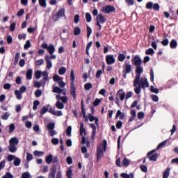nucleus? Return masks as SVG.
I'll use <instances>...</instances> for the list:
<instances>
[{
    "mask_svg": "<svg viewBox=\"0 0 178 178\" xmlns=\"http://www.w3.org/2000/svg\"><path fill=\"white\" fill-rule=\"evenodd\" d=\"M135 79L134 81V87L135 93L138 95L141 92V88L145 89L149 87V83H148V79L146 77H141L142 73H136Z\"/></svg>",
    "mask_w": 178,
    "mask_h": 178,
    "instance_id": "f257e3e1",
    "label": "nucleus"
},
{
    "mask_svg": "<svg viewBox=\"0 0 178 178\" xmlns=\"http://www.w3.org/2000/svg\"><path fill=\"white\" fill-rule=\"evenodd\" d=\"M131 63L133 65L136 66V67L135 73H143V72H144L143 67H141V65H143V60H141V58H140V56L138 55L135 56L131 59Z\"/></svg>",
    "mask_w": 178,
    "mask_h": 178,
    "instance_id": "f03ea898",
    "label": "nucleus"
},
{
    "mask_svg": "<svg viewBox=\"0 0 178 178\" xmlns=\"http://www.w3.org/2000/svg\"><path fill=\"white\" fill-rule=\"evenodd\" d=\"M108 145V142L106 140H103V144L99 145L97 147V162L104 156V152H106V147Z\"/></svg>",
    "mask_w": 178,
    "mask_h": 178,
    "instance_id": "7ed1b4c3",
    "label": "nucleus"
},
{
    "mask_svg": "<svg viewBox=\"0 0 178 178\" xmlns=\"http://www.w3.org/2000/svg\"><path fill=\"white\" fill-rule=\"evenodd\" d=\"M41 48L47 49V52H49L50 55H54V52H55V46L54 44H49L48 46V44L43 42L41 44Z\"/></svg>",
    "mask_w": 178,
    "mask_h": 178,
    "instance_id": "20e7f679",
    "label": "nucleus"
},
{
    "mask_svg": "<svg viewBox=\"0 0 178 178\" xmlns=\"http://www.w3.org/2000/svg\"><path fill=\"white\" fill-rule=\"evenodd\" d=\"M65 16V8H60L58 11L52 17V20L54 22H58L60 17H64Z\"/></svg>",
    "mask_w": 178,
    "mask_h": 178,
    "instance_id": "39448f33",
    "label": "nucleus"
},
{
    "mask_svg": "<svg viewBox=\"0 0 178 178\" xmlns=\"http://www.w3.org/2000/svg\"><path fill=\"white\" fill-rule=\"evenodd\" d=\"M122 68L124 69L122 73L125 74H130L131 73V64H130V61H124V65H122Z\"/></svg>",
    "mask_w": 178,
    "mask_h": 178,
    "instance_id": "423d86ee",
    "label": "nucleus"
},
{
    "mask_svg": "<svg viewBox=\"0 0 178 178\" xmlns=\"http://www.w3.org/2000/svg\"><path fill=\"white\" fill-rule=\"evenodd\" d=\"M156 152V149H153L147 153V156L149 161L156 162V159H158V153H155Z\"/></svg>",
    "mask_w": 178,
    "mask_h": 178,
    "instance_id": "0eeeda50",
    "label": "nucleus"
},
{
    "mask_svg": "<svg viewBox=\"0 0 178 178\" xmlns=\"http://www.w3.org/2000/svg\"><path fill=\"white\" fill-rule=\"evenodd\" d=\"M103 13H106L109 15V13H112L113 12H116V8L111 5L106 6L102 8Z\"/></svg>",
    "mask_w": 178,
    "mask_h": 178,
    "instance_id": "6e6552de",
    "label": "nucleus"
},
{
    "mask_svg": "<svg viewBox=\"0 0 178 178\" xmlns=\"http://www.w3.org/2000/svg\"><path fill=\"white\" fill-rule=\"evenodd\" d=\"M70 94L73 99H76L77 97V93L76 92V85L74 83H70Z\"/></svg>",
    "mask_w": 178,
    "mask_h": 178,
    "instance_id": "1a4fd4ad",
    "label": "nucleus"
},
{
    "mask_svg": "<svg viewBox=\"0 0 178 178\" xmlns=\"http://www.w3.org/2000/svg\"><path fill=\"white\" fill-rule=\"evenodd\" d=\"M106 62L107 65H113L115 62H116V59L113 56V55H106Z\"/></svg>",
    "mask_w": 178,
    "mask_h": 178,
    "instance_id": "9d476101",
    "label": "nucleus"
},
{
    "mask_svg": "<svg viewBox=\"0 0 178 178\" xmlns=\"http://www.w3.org/2000/svg\"><path fill=\"white\" fill-rule=\"evenodd\" d=\"M58 170V168H56V165H53L51 171L49 172L48 175L49 178H55V176H56V171Z\"/></svg>",
    "mask_w": 178,
    "mask_h": 178,
    "instance_id": "9b49d317",
    "label": "nucleus"
},
{
    "mask_svg": "<svg viewBox=\"0 0 178 178\" xmlns=\"http://www.w3.org/2000/svg\"><path fill=\"white\" fill-rule=\"evenodd\" d=\"M90 127L92 129L91 139L95 140V136L97 135V127L94 124H90Z\"/></svg>",
    "mask_w": 178,
    "mask_h": 178,
    "instance_id": "f8f14e48",
    "label": "nucleus"
},
{
    "mask_svg": "<svg viewBox=\"0 0 178 178\" xmlns=\"http://www.w3.org/2000/svg\"><path fill=\"white\" fill-rule=\"evenodd\" d=\"M81 113L83 115V119L86 120V122H88V117L86 115V108H84V100H81Z\"/></svg>",
    "mask_w": 178,
    "mask_h": 178,
    "instance_id": "ddd939ff",
    "label": "nucleus"
},
{
    "mask_svg": "<svg viewBox=\"0 0 178 178\" xmlns=\"http://www.w3.org/2000/svg\"><path fill=\"white\" fill-rule=\"evenodd\" d=\"M117 95L120 97V101H124L126 93L123 91V89H120L117 92Z\"/></svg>",
    "mask_w": 178,
    "mask_h": 178,
    "instance_id": "4468645a",
    "label": "nucleus"
},
{
    "mask_svg": "<svg viewBox=\"0 0 178 178\" xmlns=\"http://www.w3.org/2000/svg\"><path fill=\"white\" fill-rule=\"evenodd\" d=\"M97 22H99V23H101V24H104L106 22V18H105L102 14H99V15L97 17Z\"/></svg>",
    "mask_w": 178,
    "mask_h": 178,
    "instance_id": "2eb2a0df",
    "label": "nucleus"
},
{
    "mask_svg": "<svg viewBox=\"0 0 178 178\" xmlns=\"http://www.w3.org/2000/svg\"><path fill=\"white\" fill-rule=\"evenodd\" d=\"M80 136H87V132H86V129L84 128V123H80V129H79Z\"/></svg>",
    "mask_w": 178,
    "mask_h": 178,
    "instance_id": "dca6fc26",
    "label": "nucleus"
},
{
    "mask_svg": "<svg viewBox=\"0 0 178 178\" xmlns=\"http://www.w3.org/2000/svg\"><path fill=\"white\" fill-rule=\"evenodd\" d=\"M45 61L47 63V65L46 67L47 69H51V67H52V61H51V60H49V56H45Z\"/></svg>",
    "mask_w": 178,
    "mask_h": 178,
    "instance_id": "f3484780",
    "label": "nucleus"
},
{
    "mask_svg": "<svg viewBox=\"0 0 178 178\" xmlns=\"http://www.w3.org/2000/svg\"><path fill=\"white\" fill-rule=\"evenodd\" d=\"M19 144V139L17 138H11L9 140L10 145H17Z\"/></svg>",
    "mask_w": 178,
    "mask_h": 178,
    "instance_id": "a211bd4d",
    "label": "nucleus"
},
{
    "mask_svg": "<svg viewBox=\"0 0 178 178\" xmlns=\"http://www.w3.org/2000/svg\"><path fill=\"white\" fill-rule=\"evenodd\" d=\"M120 177L122 178H134V173L131 172L129 175H128L126 172H122L120 174Z\"/></svg>",
    "mask_w": 178,
    "mask_h": 178,
    "instance_id": "6ab92c4d",
    "label": "nucleus"
},
{
    "mask_svg": "<svg viewBox=\"0 0 178 178\" xmlns=\"http://www.w3.org/2000/svg\"><path fill=\"white\" fill-rule=\"evenodd\" d=\"M120 116V119L121 120H123V119H124L125 118V114L122 113V111H120V110H118L116 115H115V119H118Z\"/></svg>",
    "mask_w": 178,
    "mask_h": 178,
    "instance_id": "aec40b11",
    "label": "nucleus"
},
{
    "mask_svg": "<svg viewBox=\"0 0 178 178\" xmlns=\"http://www.w3.org/2000/svg\"><path fill=\"white\" fill-rule=\"evenodd\" d=\"M70 78L71 81L70 84H74V81L76 80V76H74V70H71Z\"/></svg>",
    "mask_w": 178,
    "mask_h": 178,
    "instance_id": "412c9836",
    "label": "nucleus"
},
{
    "mask_svg": "<svg viewBox=\"0 0 178 178\" xmlns=\"http://www.w3.org/2000/svg\"><path fill=\"white\" fill-rule=\"evenodd\" d=\"M170 47L172 49H176V48H177V41H176L175 39H172L170 42Z\"/></svg>",
    "mask_w": 178,
    "mask_h": 178,
    "instance_id": "4be33fe9",
    "label": "nucleus"
},
{
    "mask_svg": "<svg viewBox=\"0 0 178 178\" xmlns=\"http://www.w3.org/2000/svg\"><path fill=\"white\" fill-rule=\"evenodd\" d=\"M49 109V105L44 106L40 111V115H45Z\"/></svg>",
    "mask_w": 178,
    "mask_h": 178,
    "instance_id": "5701e85b",
    "label": "nucleus"
},
{
    "mask_svg": "<svg viewBox=\"0 0 178 178\" xmlns=\"http://www.w3.org/2000/svg\"><path fill=\"white\" fill-rule=\"evenodd\" d=\"M26 77L27 80H31V79H33V70L29 69L27 70Z\"/></svg>",
    "mask_w": 178,
    "mask_h": 178,
    "instance_id": "b1692460",
    "label": "nucleus"
},
{
    "mask_svg": "<svg viewBox=\"0 0 178 178\" xmlns=\"http://www.w3.org/2000/svg\"><path fill=\"white\" fill-rule=\"evenodd\" d=\"M131 162V161L129 159L124 157L122 162V166H124L125 168H127V166H129V165H130Z\"/></svg>",
    "mask_w": 178,
    "mask_h": 178,
    "instance_id": "393cba45",
    "label": "nucleus"
},
{
    "mask_svg": "<svg viewBox=\"0 0 178 178\" xmlns=\"http://www.w3.org/2000/svg\"><path fill=\"white\" fill-rule=\"evenodd\" d=\"M170 175V167H168L163 175V178H169Z\"/></svg>",
    "mask_w": 178,
    "mask_h": 178,
    "instance_id": "a878e982",
    "label": "nucleus"
},
{
    "mask_svg": "<svg viewBox=\"0 0 178 178\" xmlns=\"http://www.w3.org/2000/svg\"><path fill=\"white\" fill-rule=\"evenodd\" d=\"M8 149H9L10 152L13 154V153L16 152V151H17V147H16V145H9Z\"/></svg>",
    "mask_w": 178,
    "mask_h": 178,
    "instance_id": "bb28decb",
    "label": "nucleus"
},
{
    "mask_svg": "<svg viewBox=\"0 0 178 178\" xmlns=\"http://www.w3.org/2000/svg\"><path fill=\"white\" fill-rule=\"evenodd\" d=\"M52 158H54V156H52V154H49L46 156L45 161L47 163H48V165L52 163Z\"/></svg>",
    "mask_w": 178,
    "mask_h": 178,
    "instance_id": "cd10ccee",
    "label": "nucleus"
},
{
    "mask_svg": "<svg viewBox=\"0 0 178 178\" xmlns=\"http://www.w3.org/2000/svg\"><path fill=\"white\" fill-rule=\"evenodd\" d=\"M81 33V29H80V27L76 26L74 29V35H80Z\"/></svg>",
    "mask_w": 178,
    "mask_h": 178,
    "instance_id": "c85d7f7f",
    "label": "nucleus"
},
{
    "mask_svg": "<svg viewBox=\"0 0 178 178\" xmlns=\"http://www.w3.org/2000/svg\"><path fill=\"white\" fill-rule=\"evenodd\" d=\"M126 59V56L123 54H120L118 57V60L119 62H124V60Z\"/></svg>",
    "mask_w": 178,
    "mask_h": 178,
    "instance_id": "c756f323",
    "label": "nucleus"
},
{
    "mask_svg": "<svg viewBox=\"0 0 178 178\" xmlns=\"http://www.w3.org/2000/svg\"><path fill=\"white\" fill-rule=\"evenodd\" d=\"M84 88L86 91H90L91 88H92V83H87L84 85Z\"/></svg>",
    "mask_w": 178,
    "mask_h": 178,
    "instance_id": "7c9ffc66",
    "label": "nucleus"
},
{
    "mask_svg": "<svg viewBox=\"0 0 178 178\" xmlns=\"http://www.w3.org/2000/svg\"><path fill=\"white\" fill-rule=\"evenodd\" d=\"M91 47H92V41H90L88 42V44L86 46V54L88 56L90 55V48H91Z\"/></svg>",
    "mask_w": 178,
    "mask_h": 178,
    "instance_id": "2f4dec72",
    "label": "nucleus"
},
{
    "mask_svg": "<svg viewBox=\"0 0 178 178\" xmlns=\"http://www.w3.org/2000/svg\"><path fill=\"white\" fill-rule=\"evenodd\" d=\"M166 143H168V140H164L161 142L156 147V151H158V149H161L163 147H165L166 145Z\"/></svg>",
    "mask_w": 178,
    "mask_h": 178,
    "instance_id": "473e14b6",
    "label": "nucleus"
},
{
    "mask_svg": "<svg viewBox=\"0 0 178 178\" xmlns=\"http://www.w3.org/2000/svg\"><path fill=\"white\" fill-rule=\"evenodd\" d=\"M56 108H58V109H63V108H65V104H63V103L60 102H57L56 104Z\"/></svg>",
    "mask_w": 178,
    "mask_h": 178,
    "instance_id": "72a5a7b5",
    "label": "nucleus"
},
{
    "mask_svg": "<svg viewBox=\"0 0 178 178\" xmlns=\"http://www.w3.org/2000/svg\"><path fill=\"white\" fill-rule=\"evenodd\" d=\"M66 135L68 137H72V126H69V127H67Z\"/></svg>",
    "mask_w": 178,
    "mask_h": 178,
    "instance_id": "f704fd0d",
    "label": "nucleus"
},
{
    "mask_svg": "<svg viewBox=\"0 0 178 178\" xmlns=\"http://www.w3.org/2000/svg\"><path fill=\"white\" fill-rule=\"evenodd\" d=\"M19 58H20V53H16L15 56L14 65L19 63Z\"/></svg>",
    "mask_w": 178,
    "mask_h": 178,
    "instance_id": "c9c22d12",
    "label": "nucleus"
},
{
    "mask_svg": "<svg viewBox=\"0 0 178 178\" xmlns=\"http://www.w3.org/2000/svg\"><path fill=\"white\" fill-rule=\"evenodd\" d=\"M39 5L42 8H47V0H39Z\"/></svg>",
    "mask_w": 178,
    "mask_h": 178,
    "instance_id": "e433bc0d",
    "label": "nucleus"
},
{
    "mask_svg": "<svg viewBox=\"0 0 178 178\" xmlns=\"http://www.w3.org/2000/svg\"><path fill=\"white\" fill-rule=\"evenodd\" d=\"M155 54V51H154V49L149 48L145 51L146 55H154Z\"/></svg>",
    "mask_w": 178,
    "mask_h": 178,
    "instance_id": "4c0bfd02",
    "label": "nucleus"
},
{
    "mask_svg": "<svg viewBox=\"0 0 178 178\" xmlns=\"http://www.w3.org/2000/svg\"><path fill=\"white\" fill-rule=\"evenodd\" d=\"M53 80H54V81H56V83H59L62 80V78L60 76H59V75L55 74L53 77Z\"/></svg>",
    "mask_w": 178,
    "mask_h": 178,
    "instance_id": "58836bf2",
    "label": "nucleus"
},
{
    "mask_svg": "<svg viewBox=\"0 0 178 178\" xmlns=\"http://www.w3.org/2000/svg\"><path fill=\"white\" fill-rule=\"evenodd\" d=\"M35 95L36 98H38L42 95V90L38 89L35 91Z\"/></svg>",
    "mask_w": 178,
    "mask_h": 178,
    "instance_id": "ea45409f",
    "label": "nucleus"
},
{
    "mask_svg": "<svg viewBox=\"0 0 178 178\" xmlns=\"http://www.w3.org/2000/svg\"><path fill=\"white\" fill-rule=\"evenodd\" d=\"M86 30H87V37L88 38H90V35L92 34V29H91V27L87 26Z\"/></svg>",
    "mask_w": 178,
    "mask_h": 178,
    "instance_id": "a19ab883",
    "label": "nucleus"
},
{
    "mask_svg": "<svg viewBox=\"0 0 178 178\" xmlns=\"http://www.w3.org/2000/svg\"><path fill=\"white\" fill-rule=\"evenodd\" d=\"M66 176L68 178H72V176H73V170L69 169L67 170Z\"/></svg>",
    "mask_w": 178,
    "mask_h": 178,
    "instance_id": "79ce46f5",
    "label": "nucleus"
},
{
    "mask_svg": "<svg viewBox=\"0 0 178 178\" xmlns=\"http://www.w3.org/2000/svg\"><path fill=\"white\" fill-rule=\"evenodd\" d=\"M35 66H41V65H44V59L41 58L40 60H35Z\"/></svg>",
    "mask_w": 178,
    "mask_h": 178,
    "instance_id": "37998d69",
    "label": "nucleus"
},
{
    "mask_svg": "<svg viewBox=\"0 0 178 178\" xmlns=\"http://www.w3.org/2000/svg\"><path fill=\"white\" fill-rule=\"evenodd\" d=\"M42 74L43 76V80H44L45 81H48V80L49 79V76H48V72H42Z\"/></svg>",
    "mask_w": 178,
    "mask_h": 178,
    "instance_id": "c03bdc74",
    "label": "nucleus"
},
{
    "mask_svg": "<svg viewBox=\"0 0 178 178\" xmlns=\"http://www.w3.org/2000/svg\"><path fill=\"white\" fill-rule=\"evenodd\" d=\"M150 91L154 94H159V90L158 88H154V86H150Z\"/></svg>",
    "mask_w": 178,
    "mask_h": 178,
    "instance_id": "a18cd8bd",
    "label": "nucleus"
},
{
    "mask_svg": "<svg viewBox=\"0 0 178 178\" xmlns=\"http://www.w3.org/2000/svg\"><path fill=\"white\" fill-rule=\"evenodd\" d=\"M140 169L142 172H143L144 173H147V172H148V168L147 167V165H142L140 166Z\"/></svg>",
    "mask_w": 178,
    "mask_h": 178,
    "instance_id": "49530a36",
    "label": "nucleus"
},
{
    "mask_svg": "<svg viewBox=\"0 0 178 178\" xmlns=\"http://www.w3.org/2000/svg\"><path fill=\"white\" fill-rule=\"evenodd\" d=\"M86 19L87 23H90V22H91V20H92V18L91 17V14H90L89 13H87L86 14Z\"/></svg>",
    "mask_w": 178,
    "mask_h": 178,
    "instance_id": "de8ad7c7",
    "label": "nucleus"
},
{
    "mask_svg": "<svg viewBox=\"0 0 178 178\" xmlns=\"http://www.w3.org/2000/svg\"><path fill=\"white\" fill-rule=\"evenodd\" d=\"M153 9L154 10H156V12H159V9H161V6H159V3H156L153 4Z\"/></svg>",
    "mask_w": 178,
    "mask_h": 178,
    "instance_id": "09e8293b",
    "label": "nucleus"
},
{
    "mask_svg": "<svg viewBox=\"0 0 178 178\" xmlns=\"http://www.w3.org/2000/svg\"><path fill=\"white\" fill-rule=\"evenodd\" d=\"M41 74H42V72L41 71L38 70L35 72V77L38 80L39 79H41Z\"/></svg>",
    "mask_w": 178,
    "mask_h": 178,
    "instance_id": "8fccbe9b",
    "label": "nucleus"
},
{
    "mask_svg": "<svg viewBox=\"0 0 178 178\" xmlns=\"http://www.w3.org/2000/svg\"><path fill=\"white\" fill-rule=\"evenodd\" d=\"M21 162H22V161L20 160V159L15 158L13 163H14L15 166H19L20 165Z\"/></svg>",
    "mask_w": 178,
    "mask_h": 178,
    "instance_id": "3c124183",
    "label": "nucleus"
},
{
    "mask_svg": "<svg viewBox=\"0 0 178 178\" xmlns=\"http://www.w3.org/2000/svg\"><path fill=\"white\" fill-rule=\"evenodd\" d=\"M62 91V89L58 86H56L53 90V92H56V94H60Z\"/></svg>",
    "mask_w": 178,
    "mask_h": 178,
    "instance_id": "603ef678",
    "label": "nucleus"
},
{
    "mask_svg": "<svg viewBox=\"0 0 178 178\" xmlns=\"http://www.w3.org/2000/svg\"><path fill=\"white\" fill-rule=\"evenodd\" d=\"M58 73L60 75H63L65 74V73H66V67H61L59 70H58Z\"/></svg>",
    "mask_w": 178,
    "mask_h": 178,
    "instance_id": "864d4df0",
    "label": "nucleus"
},
{
    "mask_svg": "<svg viewBox=\"0 0 178 178\" xmlns=\"http://www.w3.org/2000/svg\"><path fill=\"white\" fill-rule=\"evenodd\" d=\"M33 155H35V156H42V155H44V152H40V151L35 150L33 152Z\"/></svg>",
    "mask_w": 178,
    "mask_h": 178,
    "instance_id": "5fc2aeb1",
    "label": "nucleus"
},
{
    "mask_svg": "<svg viewBox=\"0 0 178 178\" xmlns=\"http://www.w3.org/2000/svg\"><path fill=\"white\" fill-rule=\"evenodd\" d=\"M47 129H49V131L51 130H54L55 129V124L54 123H49L47 124Z\"/></svg>",
    "mask_w": 178,
    "mask_h": 178,
    "instance_id": "6e6d98bb",
    "label": "nucleus"
},
{
    "mask_svg": "<svg viewBox=\"0 0 178 178\" xmlns=\"http://www.w3.org/2000/svg\"><path fill=\"white\" fill-rule=\"evenodd\" d=\"M15 94L17 97V99H22V93L18 90L15 91Z\"/></svg>",
    "mask_w": 178,
    "mask_h": 178,
    "instance_id": "4d7b16f0",
    "label": "nucleus"
},
{
    "mask_svg": "<svg viewBox=\"0 0 178 178\" xmlns=\"http://www.w3.org/2000/svg\"><path fill=\"white\" fill-rule=\"evenodd\" d=\"M13 131H15V124L12 123L9 126L8 133L11 134L13 133Z\"/></svg>",
    "mask_w": 178,
    "mask_h": 178,
    "instance_id": "13d9d810",
    "label": "nucleus"
},
{
    "mask_svg": "<svg viewBox=\"0 0 178 178\" xmlns=\"http://www.w3.org/2000/svg\"><path fill=\"white\" fill-rule=\"evenodd\" d=\"M115 165L116 166H118V168H122V161L120 159V157H119L116 161H115Z\"/></svg>",
    "mask_w": 178,
    "mask_h": 178,
    "instance_id": "bf43d9fd",
    "label": "nucleus"
},
{
    "mask_svg": "<svg viewBox=\"0 0 178 178\" xmlns=\"http://www.w3.org/2000/svg\"><path fill=\"white\" fill-rule=\"evenodd\" d=\"M154 7V3L149 1L146 3V9H152Z\"/></svg>",
    "mask_w": 178,
    "mask_h": 178,
    "instance_id": "052dcab7",
    "label": "nucleus"
},
{
    "mask_svg": "<svg viewBox=\"0 0 178 178\" xmlns=\"http://www.w3.org/2000/svg\"><path fill=\"white\" fill-rule=\"evenodd\" d=\"M51 143L53 145H58L59 144V139L54 138L51 139Z\"/></svg>",
    "mask_w": 178,
    "mask_h": 178,
    "instance_id": "680f3d73",
    "label": "nucleus"
},
{
    "mask_svg": "<svg viewBox=\"0 0 178 178\" xmlns=\"http://www.w3.org/2000/svg\"><path fill=\"white\" fill-rule=\"evenodd\" d=\"M31 47V43L30 42V40H26V44L24 45V49H29Z\"/></svg>",
    "mask_w": 178,
    "mask_h": 178,
    "instance_id": "e2e57ef3",
    "label": "nucleus"
},
{
    "mask_svg": "<svg viewBox=\"0 0 178 178\" xmlns=\"http://www.w3.org/2000/svg\"><path fill=\"white\" fill-rule=\"evenodd\" d=\"M101 104V99H95V100L93 102V106H98Z\"/></svg>",
    "mask_w": 178,
    "mask_h": 178,
    "instance_id": "0e129e2a",
    "label": "nucleus"
},
{
    "mask_svg": "<svg viewBox=\"0 0 178 178\" xmlns=\"http://www.w3.org/2000/svg\"><path fill=\"white\" fill-rule=\"evenodd\" d=\"M16 156H13L12 154H9L7 156V160L8 161V162H12V161H13V159H15Z\"/></svg>",
    "mask_w": 178,
    "mask_h": 178,
    "instance_id": "69168bd1",
    "label": "nucleus"
},
{
    "mask_svg": "<svg viewBox=\"0 0 178 178\" xmlns=\"http://www.w3.org/2000/svg\"><path fill=\"white\" fill-rule=\"evenodd\" d=\"M22 178H31V176H30V172H25L22 175Z\"/></svg>",
    "mask_w": 178,
    "mask_h": 178,
    "instance_id": "338daca9",
    "label": "nucleus"
},
{
    "mask_svg": "<svg viewBox=\"0 0 178 178\" xmlns=\"http://www.w3.org/2000/svg\"><path fill=\"white\" fill-rule=\"evenodd\" d=\"M2 178H13V175L10 172H6V175L3 176Z\"/></svg>",
    "mask_w": 178,
    "mask_h": 178,
    "instance_id": "774afa93",
    "label": "nucleus"
}]
</instances>
